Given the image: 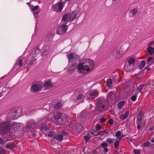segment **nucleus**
I'll return each mask as SVG.
<instances>
[{
  "label": "nucleus",
  "instance_id": "2",
  "mask_svg": "<svg viewBox=\"0 0 154 154\" xmlns=\"http://www.w3.org/2000/svg\"><path fill=\"white\" fill-rule=\"evenodd\" d=\"M63 2H60L54 4L52 7L53 10L57 12L62 11L63 8Z\"/></svg>",
  "mask_w": 154,
  "mask_h": 154
},
{
  "label": "nucleus",
  "instance_id": "40",
  "mask_svg": "<svg viewBox=\"0 0 154 154\" xmlns=\"http://www.w3.org/2000/svg\"><path fill=\"white\" fill-rule=\"evenodd\" d=\"M109 123L111 125H112L113 124V120L112 119H110L108 121Z\"/></svg>",
  "mask_w": 154,
  "mask_h": 154
},
{
  "label": "nucleus",
  "instance_id": "20",
  "mask_svg": "<svg viewBox=\"0 0 154 154\" xmlns=\"http://www.w3.org/2000/svg\"><path fill=\"white\" fill-rule=\"evenodd\" d=\"M44 86L45 87L49 88L52 86V84L49 81L45 82L44 84Z\"/></svg>",
  "mask_w": 154,
  "mask_h": 154
},
{
  "label": "nucleus",
  "instance_id": "6",
  "mask_svg": "<svg viewBox=\"0 0 154 154\" xmlns=\"http://www.w3.org/2000/svg\"><path fill=\"white\" fill-rule=\"evenodd\" d=\"M55 119L57 120V122L60 123V122L61 119H63L64 120H66V118L65 117V115L64 114H61L60 113H57L54 115Z\"/></svg>",
  "mask_w": 154,
  "mask_h": 154
},
{
  "label": "nucleus",
  "instance_id": "7",
  "mask_svg": "<svg viewBox=\"0 0 154 154\" xmlns=\"http://www.w3.org/2000/svg\"><path fill=\"white\" fill-rule=\"evenodd\" d=\"M67 133V132L65 131H62L60 134L57 135L55 137L56 140L59 141H61L63 139V136L65 135Z\"/></svg>",
  "mask_w": 154,
  "mask_h": 154
},
{
  "label": "nucleus",
  "instance_id": "1",
  "mask_svg": "<svg viewBox=\"0 0 154 154\" xmlns=\"http://www.w3.org/2000/svg\"><path fill=\"white\" fill-rule=\"evenodd\" d=\"M94 65V62L92 60L87 59L78 65V69L82 73H85L91 70Z\"/></svg>",
  "mask_w": 154,
  "mask_h": 154
},
{
  "label": "nucleus",
  "instance_id": "9",
  "mask_svg": "<svg viewBox=\"0 0 154 154\" xmlns=\"http://www.w3.org/2000/svg\"><path fill=\"white\" fill-rule=\"evenodd\" d=\"M71 14L70 13H68L64 15L63 17L62 20L64 21L66 23H67L69 21H70Z\"/></svg>",
  "mask_w": 154,
  "mask_h": 154
},
{
  "label": "nucleus",
  "instance_id": "21",
  "mask_svg": "<svg viewBox=\"0 0 154 154\" xmlns=\"http://www.w3.org/2000/svg\"><path fill=\"white\" fill-rule=\"evenodd\" d=\"M105 105L103 104H101L98 106L97 107V109L99 111H103L104 110Z\"/></svg>",
  "mask_w": 154,
  "mask_h": 154
},
{
  "label": "nucleus",
  "instance_id": "32",
  "mask_svg": "<svg viewBox=\"0 0 154 154\" xmlns=\"http://www.w3.org/2000/svg\"><path fill=\"white\" fill-rule=\"evenodd\" d=\"M137 10L136 8H134L132 10V14L133 16L137 14Z\"/></svg>",
  "mask_w": 154,
  "mask_h": 154
},
{
  "label": "nucleus",
  "instance_id": "5",
  "mask_svg": "<svg viewBox=\"0 0 154 154\" xmlns=\"http://www.w3.org/2000/svg\"><path fill=\"white\" fill-rule=\"evenodd\" d=\"M11 129L10 126L8 125H5L0 124V132L2 133L8 132Z\"/></svg>",
  "mask_w": 154,
  "mask_h": 154
},
{
  "label": "nucleus",
  "instance_id": "48",
  "mask_svg": "<svg viewBox=\"0 0 154 154\" xmlns=\"http://www.w3.org/2000/svg\"><path fill=\"white\" fill-rule=\"evenodd\" d=\"M106 121V119H100V122H105Z\"/></svg>",
  "mask_w": 154,
  "mask_h": 154
},
{
  "label": "nucleus",
  "instance_id": "13",
  "mask_svg": "<svg viewBox=\"0 0 154 154\" xmlns=\"http://www.w3.org/2000/svg\"><path fill=\"white\" fill-rule=\"evenodd\" d=\"M91 133L94 135H103L105 133H107L108 132L105 130L103 131L99 132L93 131H91Z\"/></svg>",
  "mask_w": 154,
  "mask_h": 154
},
{
  "label": "nucleus",
  "instance_id": "39",
  "mask_svg": "<svg viewBox=\"0 0 154 154\" xmlns=\"http://www.w3.org/2000/svg\"><path fill=\"white\" fill-rule=\"evenodd\" d=\"M121 134V133L120 131H117L115 134V135L117 137H120V135Z\"/></svg>",
  "mask_w": 154,
  "mask_h": 154
},
{
  "label": "nucleus",
  "instance_id": "14",
  "mask_svg": "<svg viewBox=\"0 0 154 154\" xmlns=\"http://www.w3.org/2000/svg\"><path fill=\"white\" fill-rule=\"evenodd\" d=\"M113 93L112 92H110L107 95V100L108 103H110L113 100Z\"/></svg>",
  "mask_w": 154,
  "mask_h": 154
},
{
  "label": "nucleus",
  "instance_id": "43",
  "mask_svg": "<svg viewBox=\"0 0 154 154\" xmlns=\"http://www.w3.org/2000/svg\"><path fill=\"white\" fill-rule=\"evenodd\" d=\"M152 59V58L151 57H149V58L147 60V62L148 64L149 62Z\"/></svg>",
  "mask_w": 154,
  "mask_h": 154
},
{
  "label": "nucleus",
  "instance_id": "44",
  "mask_svg": "<svg viewBox=\"0 0 154 154\" xmlns=\"http://www.w3.org/2000/svg\"><path fill=\"white\" fill-rule=\"evenodd\" d=\"M0 154H5L3 149H0Z\"/></svg>",
  "mask_w": 154,
  "mask_h": 154
},
{
  "label": "nucleus",
  "instance_id": "31",
  "mask_svg": "<svg viewBox=\"0 0 154 154\" xmlns=\"http://www.w3.org/2000/svg\"><path fill=\"white\" fill-rule=\"evenodd\" d=\"M119 142L118 141H115L114 143V146L115 148L116 149L119 146Z\"/></svg>",
  "mask_w": 154,
  "mask_h": 154
},
{
  "label": "nucleus",
  "instance_id": "37",
  "mask_svg": "<svg viewBox=\"0 0 154 154\" xmlns=\"http://www.w3.org/2000/svg\"><path fill=\"white\" fill-rule=\"evenodd\" d=\"M54 134V133L51 131L48 134V136L49 137H52Z\"/></svg>",
  "mask_w": 154,
  "mask_h": 154
},
{
  "label": "nucleus",
  "instance_id": "42",
  "mask_svg": "<svg viewBox=\"0 0 154 154\" xmlns=\"http://www.w3.org/2000/svg\"><path fill=\"white\" fill-rule=\"evenodd\" d=\"M83 97V95L81 94H79L77 97V99L78 100H80Z\"/></svg>",
  "mask_w": 154,
  "mask_h": 154
},
{
  "label": "nucleus",
  "instance_id": "29",
  "mask_svg": "<svg viewBox=\"0 0 154 154\" xmlns=\"http://www.w3.org/2000/svg\"><path fill=\"white\" fill-rule=\"evenodd\" d=\"M112 83V80L110 79H109L106 82V85L109 87H110Z\"/></svg>",
  "mask_w": 154,
  "mask_h": 154
},
{
  "label": "nucleus",
  "instance_id": "17",
  "mask_svg": "<svg viewBox=\"0 0 154 154\" xmlns=\"http://www.w3.org/2000/svg\"><path fill=\"white\" fill-rule=\"evenodd\" d=\"M135 60L134 58H130L128 61V66L129 67L131 66H133Z\"/></svg>",
  "mask_w": 154,
  "mask_h": 154
},
{
  "label": "nucleus",
  "instance_id": "33",
  "mask_svg": "<svg viewBox=\"0 0 154 154\" xmlns=\"http://www.w3.org/2000/svg\"><path fill=\"white\" fill-rule=\"evenodd\" d=\"M101 146L103 148L106 147L108 146V144L106 143L103 142L101 144Z\"/></svg>",
  "mask_w": 154,
  "mask_h": 154
},
{
  "label": "nucleus",
  "instance_id": "26",
  "mask_svg": "<svg viewBox=\"0 0 154 154\" xmlns=\"http://www.w3.org/2000/svg\"><path fill=\"white\" fill-rule=\"evenodd\" d=\"M23 60L21 59H19L17 62L16 63V65L17 66H20L22 65Z\"/></svg>",
  "mask_w": 154,
  "mask_h": 154
},
{
  "label": "nucleus",
  "instance_id": "8",
  "mask_svg": "<svg viewBox=\"0 0 154 154\" xmlns=\"http://www.w3.org/2000/svg\"><path fill=\"white\" fill-rule=\"evenodd\" d=\"M35 126L34 122L30 121L27 123L26 127L27 130H29L31 129H32L35 128Z\"/></svg>",
  "mask_w": 154,
  "mask_h": 154
},
{
  "label": "nucleus",
  "instance_id": "35",
  "mask_svg": "<svg viewBox=\"0 0 154 154\" xmlns=\"http://www.w3.org/2000/svg\"><path fill=\"white\" fill-rule=\"evenodd\" d=\"M90 138V136L89 135H87L86 136H85L84 137V139H85V140L86 141L89 140Z\"/></svg>",
  "mask_w": 154,
  "mask_h": 154
},
{
  "label": "nucleus",
  "instance_id": "50",
  "mask_svg": "<svg viewBox=\"0 0 154 154\" xmlns=\"http://www.w3.org/2000/svg\"><path fill=\"white\" fill-rule=\"evenodd\" d=\"M2 143V140L1 138H0V144Z\"/></svg>",
  "mask_w": 154,
  "mask_h": 154
},
{
  "label": "nucleus",
  "instance_id": "19",
  "mask_svg": "<svg viewBox=\"0 0 154 154\" xmlns=\"http://www.w3.org/2000/svg\"><path fill=\"white\" fill-rule=\"evenodd\" d=\"M129 111H127L124 114H123L120 117V119L122 120H124L128 117L129 115Z\"/></svg>",
  "mask_w": 154,
  "mask_h": 154
},
{
  "label": "nucleus",
  "instance_id": "46",
  "mask_svg": "<svg viewBox=\"0 0 154 154\" xmlns=\"http://www.w3.org/2000/svg\"><path fill=\"white\" fill-rule=\"evenodd\" d=\"M96 127H97V130H98L99 129L101 128V126L99 125H96Z\"/></svg>",
  "mask_w": 154,
  "mask_h": 154
},
{
  "label": "nucleus",
  "instance_id": "52",
  "mask_svg": "<svg viewBox=\"0 0 154 154\" xmlns=\"http://www.w3.org/2000/svg\"><path fill=\"white\" fill-rule=\"evenodd\" d=\"M151 142H152V143H154V138H153L151 140Z\"/></svg>",
  "mask_w": 154,
  "mask_h": 154
},
{
  "label": "nucleus",
  "instance_id": "23",
  "mask_svg": "<svg viewBox=\"0 0 154 154\" xmlns=\"http://www.w3.org/2000/svg\"><path fill=\"white\" fill-rule=\"evenodd\" d=\"M62 106V103H61L59 102L55 105L54 106V108L55 109H58L61 107Z\"/></svg>",
  "mask_w": 154,
  "mask_h": 154
},
{
  "label": "nucleus",
  "instance_id": "15",
  "mask_svg": "<svg viewBox=\"0 0 154 154\" xmlns=\"http://www.w3.org/2000/svg\"><path fill=\"white\" fill-rule=\"evenodd\" d=\"M98 95V93L96 90H94L93 91L91 92L90 94V97L91 98H95L97 97Z\"/></svg>",
  "mask_w": 154,
  "mask_h": 154
},
{
  "label": "nucleus",
  "instance_id": "51",
  "mask_svg": "<svg viewBox=\"0 0 154 154\" xmlns=\"http://www.w3.org/2000/svg\"><path fill=\"white\" fill-rule=\"evenodd\" d=\"M36 51H38V52H39V49L38 48H37L36 50H35V52H36Z\"/></svg>",
  "mask_w": 154,
  "mask_h": 154
},
{
  "label": "nucleus",
  "instance_id": "4",
  "mask_svg": "<svg viewBox=\"0 0 154 154\" xmlns=\"http://www.w3.org/2000/svg\"><path fill=\"white\" fill-rule=\"evenodd\" d=\"M68 27L66 24H62L58 28L57 33L60 35L66 32L67 30Z\"/></svg>",
  "mask_w": 154,
  "mask_h": 154
},
{
  "label": "nucleus",
  "instance_id": "28",
  "mask_svg": "<svg viewBox=\"0 0 154 154\" xmlns=\"http://www.w3.org/2000/svg\"><path fill=\"white\" fill-rule=\"evenodd\" d=\"M146 61L145 60H143L141 62L140 65L139 67L141 69H142L144 66H145L146 64Z\"/></svg>",
  "mask_w": 154,
  "mask_h": 154
},
{
  "label": "nucleus",
  "instance_id": "34",
  "mask_svg": "<svg viewBox=\"0 0 154 154\" xmlns=\"http://www.w3.org/2000/svg\"><path fill=\"white\" fill-rule=\"evenodd\" d=\"M137 94H135L132 96L131 97V100L133 101H135L137 98Z\"/></svg>",
  "mask_w": 154,
  "mask_h": 154
},
{
  "label": "nucleus",
  "instance_id": "57",
  "mask_svg": "<svg viewBox=\"0 0 154 154\" xmlns=\"http://www.w3.org/2000/svg\"><path fill=\"white\" fill-rule=\"evenodd\" d=\"M82 131V129H81L80 130V131Z\"/></svg>",
  "mask_w": 154,
  "mask_h": 154
},
{
  "label": "nucleus",
  "instance_id": "27",
  "mask_svg": "<svg viewBox=\"0 0 154 154\" xmlns=\"http://www.w3.org/2000/svg\"><path fill=\"white\" fill-rule=\"evenodd\" d=\"M114 141V139L113 138H108L106 139V141L109 144H111L113 143Z\"/></svg>",
  "mask_w": 154,
  "mask_h": 154
},
{
  "label": "nucleus",
  "instance_id": "25",
  "mask_svg": "<svg viewBox=\"0 0 154 154\" xmlns=\"http://www.w3.org/2000/svg\"><path fill=\"white\" fill-rule=\"evenodd\" d=\"M144 85H145L143 84L140 85L137 88V91L138 92H140Z\"/></svg>",
  "mask_w": 154,
  "mask_h": 154
},
{
  "label": "nucleus",
  "instance_id": "47",
  "mask_svg": "<svg viewBox=\"0 0 154 154\" xmlns=\"http://www.w3.org/2000/svg\"><path fill=\"white\" fill-rule=\"evenodd\" d=\"M33 62L32 61H30L29 62V66L33 65Z\"/></svg>",
  "mask_w": 154,
  "mask_h": 154
},
{
  "label": "nucleus",
  "instance_id": "11",
  "mask_svg": "<svg viewBox=\"0 0 154 154\" xmlns=\"http://www.w3.org/2000/svg\"><path fill=\"white\" fill-rule=\"evenodd\" d=\"M76 55H75L73 53L67 54V57L70 62L74 61L76 59Z\"/></svg>",
  "mask_w": 154,
  "mask_h": 154
},
{
  "label": "nucleus",
  "instance_id": "3",
  "mask_svg": "<svg viewBox=\"0 0 154 154\" xmlns=\"http://www.w3.org/2000/svg\"><path fill=\"white\" fill-rule=\"evenodd\" d=\"M81 14L80 9L79 8H76L75 10L73 11L72 14H71L70 21H72L76 19L78 16L79 17Z\"/></svg>",
  "mask_w": 154,
  "mask_h": 154
},
{
  "label": "nucleus",
  "instance_id": "41",
  "mask_svg": "<svg viewBox=\"0 0 154 154\" xmlns=\"http://www.w3.org/2000/svg\"><path fill=\"white\" fill-rule=\"evenodd\" d=\"M150 143L149 142H146L143 144V145L145 146H147L149 145Z\"/></svg>",
  "mask_w": 154,
  "mask_h": 154
},
{
  "label": "nucleus",
  "instance_id": "10",
  "mask_svg": "<svg viewBox=\"0 0 154 154\" xmlns=\"http://www.w3.org/2000/svg\"><path fill=\"white\" fill-rule=\"evenodd\" d=\"M65 117L66 118V120H64V119H61L60 122V124L63 125L64 126H67L69 125L70 120L69 118L67 117L66 115H65Z\"/></svg>",
  "mask_w": 154,
  "mask_h": 154
},
{
  "label": "nucleus",
  "instance_id": "24",
  "mask_svg": "<svg viewBox=\"0 0 154 154\" xmlns=\"http://www.w3.org/2000/svg\"><path fill=\"white\" fill-rule=\"evenodd\" d=\"M14 147V145L12 143H7L6 145V147L7 148L12 149Z\"/></svg>",
  "mask_w": 154,
  "mask_h": 154
},
{
  "label": "nucleus",
  "instance_id": "45",
  "mask_svg": "<svg viewBox=\"0 0 154 154\" xmlns=\"http://www.w3.org/2000/svg\"><path fill=\"white\" fill-rule=\"evenodd\" d=\"M117 137V138L116 141H118V142H119V141L121 140V138L122 137H121V136Z\"/></svg>",
  "mask_w": 154,
  "mask_h": 154
},
{
  "label": "nucleus",
  "instance_id": "22",
  "mask_svg": "<svg viewBox=\"0 0 154 154\" xmlns=\"http://www.w3.org/2000/svg\"><path fill=\"white\" fill-rule=\"evenodd\" d=\"M125 104V102L124 101H121L118 104V107L119 109H121L123 106Z\"/></svg>",
  "mask_w": 154,
  "mask_h": 154
},
{
  "label": "nucleus",
  "instance_id": "49",
  "mask_svg": "<svg viewBox=\"0 0 154 154\" xmlns=\"http://www.w3.org/2000/svg\"><path fill=\"white\" fill-rule=\"evenodd\" d=\"M103 148V150H104L106 152H107L108 151V148H107V147H104V148Z\"/></svg>",
  "mask_w": 154,
  "mask_h": 154
},
{
  "label": "nucleus",
  "instance_id": "38",
  "mask_svg": "<svg viewBox=\"0 0 154 154\" xmlns=\"http://www.w3.org/2000/svg\"><path fill=\"white\" fill-rule=\"evenodd\" d=\"M10 115H11V118L12 119H13L14 118V117L15 116V115H14V113H9L8 114V116H7V117H9V116H10Z\"/></svg>",
  "mask_w": 154,
  "mask_h": 154
},
{
  "label": "nucleus",
  "instance_id": "55",
  "mask_svg": "<svg viewBox=\"0 0 154 154\" xmlns=\"http://www.w3.org/2000/svg\"><path fill=\"white\" fill-rule=\"evenodd\" d=\"M39 12V11H37V12H35V13L37 14V13H38Z\"/></svg>",
  "mask_w": 154,
  "mask_h": 154
},
{
  "label": "nucleus",
  "instance_id": "18",
  "mask_svg": "<svg viewBox=\"0 0 154 154\" xmlns=\"http://www.w3.org/2000/svg\"><path fill=\"white\" fill-rule=\"evenodd\" d=\"M76 68V64L75 63H73L69 66L68 68V70L69 72L73 71Z\"/></svg>",
  "mask_w": 154,
  "mask_h": 154
},
{
  "label": "nucleus",
  "instance_id": "30",
  "mask_svg": "<svg viewBox=\"0 0 154 154\" xmlns=\"http://www.w3.org/2000/svg\"><path fill=\"white\" fill-rule=\"evenodd\" d=\"M38 8L39 6L38 5H36L35 6H33L32 7H31V9L32 11H36Z\"/></svg>",
  "mask_w": 154,
  "mask_h": 154
},
{
  "label": "nucleus",
  "instance_id": "36",
  "mask_svg": "<svg viewBox=\"0 0 154 154\" xmlns=\"http://www.w3.org/2000/svg\"><path fill=\"white\" fill-rule=\"evenodd\" d=\"M133 152L135 154H139L140 153V151L139 149H135L134 150Z\"/></svg>",
  "mask_w": 154,
  "mask_h": 154
},
{
  "label": "nucleus",
  "instance_id": "54",
  "mask_svg": "<svg viewBox=\"0 0 154 154\" xmlns=\"http://www.w3.org/2000/svg\"><path fill=\"white\" fill-rule=\"evenodd\" d=\"M17 124H17V123H14V127H15V125H17Z\"/></svg>",
  "mask_w": 154,
  "mask_h": 154
},
{
  "label": "nucleus",
  "instance_id": "56",
  "mask_svg": "<svg viewBox=\"0 0 154 154\" xmlns=\"http://www.w3.org/2000/svg\"><path fill=\"white\" fill-rule=\"evenodd\" d=\"M129 69L131 70H132L133 69V68H129Z\"/></svg>",
  "mask_w": 154,
  "mask_h": 154
},
{
  "label": "nucleus",
  "instance_id": "53",
  "mask_svg": "<svg viewBox=\"0 0 154 154\" xmlns=\"http://www.w3.org/2000/svg\"><path fill=\"white\" fill-rule=\"evenodd\" d=\"M2 92H0V97H1L2 96Z\"/></svg>",
  "mask_w": 154,
  "mask_h": 154
},
{
  "label": "nucleus",
  "instance_id": "16",
  "mask_svg": "<svg viewBox=\"0 0 154 154\" xmlns=\"http://www.w3.org/2000/svg\"><path fill=\"white\" fill-rule=\"evenodd\" d=\"M41 87H39L37 84H34L32 86V90L34 91H37L41 90Z\"/></svg>",
  "mask_w": 154,
  "mask_h": 154
},
{
  "label": "nucleus",
  "instance_id": "58",
  "mask_svg": "<svg viewBox=\"0 0 154 154\" xmlns=\"http://www.w3.org/2000/svg\"><path fill=\"white\" fill-rule=\"evenodd\" d=\"M14 112L16 113V112Z\"/></svg>",
  "mask_w": 154,
  "mask_h": 154
},
{
  "label": "nucleus",
  "instance_id": "12",
  "mask_svg": "<svg viewBox=\"0 0 154 154\" xmlns=\"http://www.w3.org/2000/svg\"><path fill=\"white\" fill-rule=\"evenodd\" d=\"M137 129H139L140 128L142 122V116L141 114H139L137 117Z\"/></svg>",
  "mask_w": 154,
  "mask_h": 154
}]
</instances>
